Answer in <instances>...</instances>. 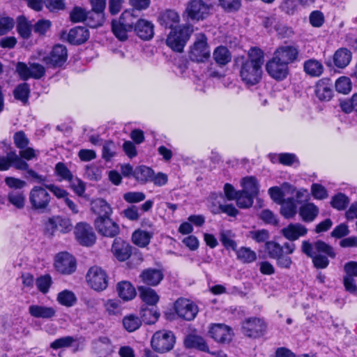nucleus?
<instances>
[{"label": "nucleus", "instance_id": "f257e3e1", "mask_svg": "<svg viewBox=\"0 0 357 357\" xmlns=\"http://www.w3.org/2000/svg\"><path fill=\"white\" fill-rule=\"evenodd\" d=\"M262 50L252 47L248 52V59L241 64L240 76L242 81L248 86L259 83L261 78V66L264 61Z\"/></svg>", "mask_w": 357, "mask_h": 357}, {"label": "nucleus", "instance_id": "f03ea898", "mask_svg": "<svg viewBox=\"0 0 357 357\" xmlns=\"http://www.w3.org/2000/svg\"><path fill=\"white\" fill-rule=\"evenodd\" d=\"M301 250L312 258L314 267L320 269L326 268L329 264L328 258L333 259L336 255L333 248L321 240L314 243L308 241H303Z\"/></svg>", "mask_w": 357, "mask_h": 357}, {"label": "nucleus", "instance_id": "7ed1b4c3", "mask_svg": "<svg viewBox=\"0 0 357 357\" xmlns=\"http://www.w3.org/2000/svg\"><path fill=\"white\" fill-rule=\"evenodd\" d=\"M192 29L189 25L178 26L167 36L166 43L174 51L181 52L190 38Z\"/></svg>", "mask_w": 357, "mask_h": 357}, {"label": "nucleus", "instance_id": "20e7f679", "mask_svg": "<svg viewBox=\"0 0 357 357\" xmlns=\"http://www.w3.org/2000/svg\"><path fill=\"white\" fill-rule=\"evenodd\" d=\"M29 200L32 209L42 213L47 211L51 196L45 188L34 186L29 192Z\"/></svg>", "mask_w": 357, "mask_h": 357}, {"label": "nucleus", "instance_id": "39448f33", "mask_svg": "<svg viewBox=\"0 0 357 357\" xmlns=\"http://www.w3.org/2000/svg\"><path fill=\"white\" fill-rule=\"evenodd\" d=\"M211 55L207 38L205 35L200 33L196 36V40L190 47L188 56L190 59L195 62H204L208 59Z\"/></svg>", "mask_w": 357, "mask_h": 357}, {"label": "nucleus", "instance_id": "423d86ee", "mask_svg": "<svg viewBox=\"0 0 357 357\" xmlns=\"http://www.w3.org/2000/svg\"><path fill=\"white\" fill-rule=\"evenodd\" d=\"M11 166L19 170L26 168L27 162L21 159L15 151H8L5 146H0V171L8 170Z\"/></svg>", "mask_w": 357, "mask_h": 357}, {"label": "nucleus", "instance_id": "0eeeda50", "mask_svg": "<svg viewBox=\"0 0 357 357\" xmlns=\"http://www.w3.org/2000/svg\"><path fill=\"white\" fill-rule=\"evenodd\" d=\"M86 280L89 287L97 291H102L108 286L107 273L98 266H93L89 269Z\"/></svg>", "mask_w": 357, "mask_h": 357}, {"label": "nucleus", "instance_id": "6e6552de", "mask_svg": "<svg viewBox=\"0 0 357 357\" xmlns=\"http://www.w3.org/2000/svg\"><path fill=\"white\" fill-rule=\"evenodd\" d=\"M175 342V337L172 332L159 331L154 333L151 339L152 348L159 352L165 353L170 351Z\"/></svg>", "mask_w": 357, "mask_h": 357}, {"label": "nucleus", "instance_id": "1a4fd4ad", "mask_svg": "<svg viewBox=\"0 0 357 357\" xmlns=\"http://www.w3.org/2000/svg\"><path fill=\"white\" fill-rule=\"evenodd\" d=\"M110 217H97L94 220V227L102 236L113 238L119 234L120 229L119 225Z\"/></svg>", "mask_w": 357, "mask_h": 357}, {"label": "nucleus", "instance_id": "9d476101", "mask_svg": "<svg viewBox=\"0 0 357 357\" xmlns=\"http://www.w3.org/2000/svg\"><path fill=\"white\" fill-rule=\"evenodd\" d=\"M73 225L70 219L59 215L49 218L45 224L46 233L50 236L54 235L56 231L66 234L70 231Z\"/></svg>", "mask_w": 357, "mask_h": 357}, {"label": "nucleus", "instance_id": "9b49d317", "mask_svg": "<svg viewBox=\"0 0 357 357\" xmlns=\"http://www.w3.org/2000/svg\"><path fill=\"white\" fill-rule=\"evenodd\" d=\"M210 10V6L202 0L190 1L185 8L188 17L192 20H202L206 18Z\"/></svg>", "mask_w": 357, "mask_h": 357}, {"label": "nucleus", "instance_id": "f8f14e48", "mask_svg": "<svg viewBox=\"0 0 357 357\" xmlns=\"http://www.w3.org/2000/svg\"><path fill=\"white\" fill-rule=\"evenodd\" d=\"M67 57L66 47L62 45H56L53 47L48 55L43 56L41 59L46 65L56 68L63 65Z\"/></svg>", "mask_w": 357, "mask_h": 357}, {"label": "nucleus", "instance_id": "ddd939ff", "mask_svg": "<svg viewBox=\"0 0 357 357\" xmlns=\"http://www.w3.org/2000/svg\"><path fill=\"white\" fill-rule=\"evenodd\" d=\"M54 267L62 274H71L76 269V260L68 252H59L55 256Z\"/></svg>", "mask_w": 357, "mask_h": 357}, {"label": "nucleus", "instance_id": "4468645a", "mask_svg": "<svg viewBox=\"0 0 357 357\" xmlns=\"http://www.w3.org/2000/svg\"><path fill=\"white\" fill-rule=\"evenodd\" d=\"M28 66L24 63H18L17 66V70L24 80H26L30 77L34 79H40L45 75V67L37 63H29Z\"/></svg>", "mask_w": 357, "mask_h": 357}, {"label": "nucleus", "instance_id": "2eb2a0df", "mask_svg": "<svg viewBox=\"0 0 357 357\" xmlns=\"http://www.w3.org/2000/svg\"><path fill=\"white\" fill-rule=\"evenodd\" d=\"M266 326L264 320L259 318L246 319L242 324L243 333L248 337L257 338L264 335Z\"/></svg>", "mask_w": 357, "mask_h": 357}, {"label": "nucleus", "instance_id": "dca6fc26", "mask_svg": "<svg viewBox=\"0 0 357 357\" xmlns=\"http://www.w3.org/2000/svg\"><path fill=\"white\" fill-rule=\"evenodd\" d=\"M175 310L179 317L187 321L192 320L198 312L197 306L185 298H179L176 301Z\"/></svg>", "mask_w": 357, "mask_h": 357}, {"label": "nucleus", "instance_id": "f3484780", "mask_svg": "<svg viewBox=\"0 0 357 357\" xmlns=\"http://www.w3.org/2000/svg\"><path fill=\"white\" fill-rule=\"evenodd\" d=\"M266 71L268 75L277 80L285 79L289 73V66L279 61L273 55V58L266 65Z\"/></svg>", "mask_w": 357, "mask_h": 357}, {"label": "nucleus", "instance_id": "a211bd4d", "mask_svg": "<svg viewBox=\"0 0 357 357\" xmlns=\"http://www.w3.org/2000/svg\"><path fill=\"white\" fill-rule=\"evenodd\" d=\"M209 335L215 341L220 343H229L232 338V330L223 324H213L208 331Z\"/></svg>", "mask_w": 357, "mask_h": 357}, {"label": "nucleus", "instance_id": "6ab92c4d", "mask_svg": "<svg viewBox=\"0 0 357 357\" xmlns=\"http://www.w3.org/2000/svg\"><path fill=\"white\" fill-rule=\"evenodd\" d=\"M75 234L80 244L86 246L93 245L96 239L92 227L86 223H79L75 229Z\"/></svg>", "mask_w": 357, "mask_h": 357}, {"label": "nucleus", "instance_id": "aec40b11", "mask_svg": "<svg viewBox=\"0 0 357 357\" xmlns=\"http://www.w3.org/2000/svg\"><path fill=\"white\" fill-rule=\"evenodd\" d=\"M299 51L293 45H283L276 49L273 55L287 66L298 60Z\"/></svg>", "mask_w": 357, "mask_h": 357}, {"label": "nucleus", "instance_id": "412c9836", "mask_svg": "<svg viewBox=\"0 0 357 357\" xmlns=\"http://www.w3.org/2000/svg\"><path fill=\"white\" fill-rule=\"evenodd\" d=\"M295 248V244L293 243H285L283 245L275 241H267L266 243V250L268 256L275 259L283 253L292 254Z\"/></svg>", "mask_w": 357, "mask_h": 357}, {"label": "nucleus", "instance_id": "4be33fe9", "mask_svg": "<svg viewBox=\"0 0 357 357\" xmlns=\"http://www.w3.org/2000/svg\"><path fill=\"white\" fill-rule=\"evenodd\" d=\"M314 93L320 101H329L333 96V84L331 80L319 79L315 84Z\"/></svg>", "mask_w": 357, "mask_h": 357}, {"label": "nucleus", "instance_id": "5701e85b", "mask_svg": "<svg viewBox=\"0 0 357 357\" xmlns=\"http://www.w3.org/2000/svg\"><path fill=\"white\" fill-rule=\"evenodd\" d=\"M158 21L162 26L172 31L179 26L180 16L174 10L169 9L160 13Z\"/></svg>", "mask_w": 357, "mask_h": 357}, {"label": "nucleus", "instance_id": "b1692460", "mask_svg": "<svg viewBox=\"0 0 357 357\" xmlns=\"http://www.w3.org/2000/svg\"><path fill=\"white\" fill-rule=\"evenodd\" d=\"M112 252L119 261H123L130 257L132 248L122 239L115 238L112 246Z\"/></svg>", "mask_w": 357, "mask_h": 357}, {"label": "nucleus", "instance_id": "393cba45", "mask_svg": "<svg viewBox=\"0 0 357 357\" xmlns=\"http://www.w3.org/2000/svg\"><path fill=\"white\" fill-rule=\"evenodd\" d=\"M307 232V228L300 223H291L281 230L282 235L289 241H296L299 237L305 236Z\"/></svg>", "mask_w": 357, "mask_h": 357}, {"label": "nucleus", "instance_id": "a878e982", "mask_svg": "<svg viewBox=\"0 0 357 357\" xmlns=\"http://www.w3.org/2000/svg\"><path fill=\"white\" fill-rule=\"evenodd\" d=\"M29 313L34 318L49 319L55 316L56 310L45 305H31L29 307Z\"/></svg>", "mask_w": 357, "mask_h": 357}, {"label": "nucleus", "instance_id": "bb28decb", "mask_svg": "<svg viewBox=\"0 0 357 357\" xmlns=\"http://www.w3.org/2000/svg\"><path fill=\"white\" fill-rule=\"evenodd\" d=\"M163 277L162 272L156 268L145 269L139 275L142 281L149 286L158 285L162 281Z\"/></svg>", "mask_w": 357, "mask_h": 357}, {"label": "nucleus", "instance_id": "cd10ccee", "mask_svg": "<svg viewBox=\"0 0 357 357\" xmlns=\"http://www.w3.org/2000/svg\"><path fill=\"white\" fill-rule=\"evenodd\" d=\"M89 38V31L84 26H76L70 30L68 40L70 43L77 45L86 42Z\"/></svg>", "mask_w": 357, "mask_h": 357}, {"label": "nucleus", "instance_id": "c85d7f7f", "mask_svg": "<svg viewBox=\"0 0 357 357\" xmlns=\"http://www.w3.org/2000/svg\"><path fill=\"white\" fill-rule=\"evenodd\" d=\"M153 24L145 20H139L135 26L136 34L142 40H149L154 34Z\"/></svg>", "mask_w": 357, "mask_h": 357}, {"label": "nucleus", "instance_id": "c756f323", "mask_svg": "<svg viewBox=\"0 0 357 357\" xmlns=\"http://www.w3.org/2000/svg\"><path fill=\"white\" fill-rule=\"evenodd\" d=\"M116 292L124 301L132 300L136 296V290L128 281H121L116 284Z\"/></svg>", "mask_w": 357, "mask_h": 357}, {"label": "nucleus", "instance_id": "7c9ffc66", "mask_svg": "<svg viewBox=\"0 0 357 357\" xmlns=\"http://www.w3.org/2000/svg\"><path fill=\"white\" fill-rule=\"evenodd\" d=\"M352 54L347 48H340L333 54L334 65L339 68H346L351 62Z\"/></svg>", "mask_w": 357, "mask_h": 357}, {"label": "nucleus", "instance_id": "2f4dec72", "mask_svg": "<svg viewBox=\"0 0 357 357\" xmlns=\"http://www.w3.org/2000/svg\"><path fill=\"white\" fill-rule=\"evenodd\" d=\"M154 231L153 230L148 231L139 229L132 233V240L136 245L144 248L150 243Z\"/></svg>", "mask_w": 357, "mask_h": 357}, {"label": "nucleus", "instance_id": "473e14b6", "mask_svg": "<svg viewBox=\"0 0 357 357\" xmlns=\"http://www.w3.org/2000/svg\"><path fill=\"white\" fill-rule=\"evenodd\" d=\"M91 211L97 217L102 218L111 216L113 213L109 204L102 199H97L91 202Z\"/></svg>", "mask_w": 357, "mask_h": 357}, {"label": "nucleus", "instance_id": "72a5a7b5", "mask_svg": "<svg viewBox=\"0 0 357 357\" xmlns=\"http://www.w3.org/2000/svg\"><path fill=\"white\" fill-rule=\"evenodd\" d=\"M187 348L196 349L202 351H208V347L204 339L199 335H189L184 341Z\"/></svg>", "mask_w": 357, "mask_h": 357}, {"label": "nucleus", "instance_id": "f704fd0d", "mask_svg": "<svg viewBox=\"0 0 357 357\" xmlns=\"http://www.w3.org/2000/svg\"><path fill=\"white\" fill-rule=\"evenodd\" d=\"M303 68L306 74L314 77H319L324 72L322 63L314 59L305 61L303 64Z\"/></svg>", "mask_w": 357, "mask_h": 357}, {"label": "nucleus", "instance_id": "c9c22d12", "mask_svg": "<svg viewBox=\"0 0 357 357\" xmlns=\"http://www.w3.org/2000/svg\"><path fill=\"white\" fill-rule=\"evenodd\" d=\"M299 214L305 222H312L319 214V208L314 204L307 203L301 207Z\"/></svg>", "mask_w": 357, "mask_h": 357}, {"label": "nucleus", "instance_id": "e433bc0d", "mask_svg": "<svg viewBox=\"0 0 357 357\" xmlns=\"http://www.w3.org/2000/svg\"><path fill=\"white\" fill-rule=\"evenodd\" d=\"M138 289L140 298L148 305H155L159 301V296L153 289L147 287H139Z\"/></svg>", "mask_w": 357, "mask_h": 357}, {"label": "nucleus", "instance_id": "4c0bfd02", "mask_svg": "<svg viewBox=\"0 0 357 357\" xmlns=\"http://www.w3.org/2000/svg\"><path fill=\"white\" fill-rule=\"evenodd\" d=\"M105 21L104 13L91 10L86 13V24L91 28H97L103 24Z\"/></svg>", "mask_w": 357, "mask_h": 357}, {"label": "nucleus", "instance_id": "58836bf2", "mask_svg": "<svg viewBox=\"0 0 357 357\" xmlns=\"http://www.w3.org/2000/svg\"><path fill=\"white\" fill-rule=\"evenodd\" d=\"M213 59L219 66H225L230 62L231 56L227 47L219 46L213 52Z\"/></svg>", "mask_w": 357, "mask_h": 357}, {"label": "nucleus", "instance_id": "ea45409f", "mask_svg": "<svg viewBox=\"0 0 357 357\" xmlns=\"http://www.w3.org/2000/svg\"><path fill=\"white\" fill-rule=\"evenodd\" d=\"M96 349L98 357H107L114 352L113 345L107 337H101L96 343Z\"/></svg>", "mask_w": 357, "mask_h": 357}, {"label": "nucleus", "instance_id": "a19ab883", "mask_svg": "<svg viewBox=\"0 0 357 357\" xmlns=\"http://www.w3.org/2000/svg\"><path fill=\"white\" fill-rule=\"evenodd\" d=\"M235 251L237 259L244 264L252 263L257 259L256 252L250 248L241 247L238 250L236 249Z\"/></svg>", "mask_w": 357, "mask_h": 357}, {"label": "nucleus", "instance_id": "79ce46f5", "mask_svg": "<svg viewBox=\"0 0 357 357\" xmlns=\"http://www.w3.org/2000/svg\"><path fill=\"white\" fill-rule=\"evenodd\" d=\"M280 204V213L284 218H292L296 213V204L294 198L284 199Z\"/></svg>", "mask_w": 357, "mask_h": 357}, {"label": "nucleus", "instance_id": "37998d69", "mask_svg": "<svg viewBox=\"0 0 357 357\" xmlns=\"http://www.w3.org/2000/svg\"><path fill=\"white\" fill-rule=\"evenodd\" d=\"M136 10L132 9V10H126L124 11L118 19L121 21V24H123L127 29L132 31L134 27V24L135 25L137 22V15L135 14Z\"/></svg>", "mask_w": 357, "mask_h": 357}, {"label": "nucleus", "instance_id": "c03bdc74", "mask_svg": "<svg viewBox=\"0 0 357 357\" xmlns=\"http://www.w3.org/2000/svg\"><path fill=\"white\" fill-rule=\"evenodd\" d=\"M153 170L146 166H140L137 167L133 172L135 178L141 182H150L153 174Z\"/></svg>", "mask_w": 357, "mask_h": 357}, {"label": "nucleus", "instance_id": "a18cd8bd", "mask_svg": "<svg viewBox=\"0 0 357 357\" xmlns=\"http://www.w3.org/2000/svg\"><path fill=\"white\" fill-rule=\"evenodd\" d=\"M234 238V234L231 230L222 229L220 231V241L226 249L236 250L237 245Z\"/></svg>", "mask_w": 357, "mask_h": 357}, {"label": "nucleus", "instance_id": "49530a36", "mask_svg": "<svg viewBox=\"0 0 357 357\" xmlns=\"http://www.w3.org/2000/svg\"><path fill=\"white\" fill-rule=\"evenodd\" d=\"M112 30L114 36L121 41H124L128 38V33L131 31L127 29L123 24H121V21L114 20L112 22Z\"/></svg>", "mask_w": 357, "mask_h": 357}, {"label": "nucleus", "instance_id": "de8ad7c7", "mask_svg": "<svg viewBox=\"0 0 357 357\" xmlns=\"http://www.w3.org/2000/svg\"><path fill=\"white\" fill-rule=\"evenodd\" d=\"M243 190L245 192L256 197L259 192V185L255 177H245L242 181Z\"/></svg>", "mask_w": 357, "mask_h": 357}, {"label": "nucleus", "instance_id": "09e8293b", "mask_svg": "<svg viewBox=\"0 0 357 357\" xmlns=\"http://www.w3.org/2000/svg\"><path fill=\"white\" fill-rule=\"evenodd\" d=\"M123 325L127 331L131 333L135 331L140 327L142 321L137 316L129 314L123 318Z\"/></svg>", "mask_w": 357, "mask_h": 357}, {"label": "nucleus", "instance_id": "8fccbe9b", "mask_svg": "<svg viewBox=\"0 0 357 357\" xmlns=\"http://www.w3.org/2000/svg\"><path fill=\"white\" fill-rule=\"evenodd\" d=\"M105 308L109 315L117 316L121 314L123 307L121 301L117 298L109 299L105 303Z\"/></svg>", "mask_w": 357, "mask_h": 357}, {"label": "nucleus", "instance_id": "3c124183", "mask_svg": "<svg viewBox=\"0 0 357 357\" xmlns=\"http://www.w3.org/2000/svg\"><path fill=\"white\" fill-rule=\"evenodd\" d=\"M349 203V197L341 192L335 195L331 201V206L338 211L344 210L347 207Z\"/></svg>", "mask_w": 357, "mask_h": 357}, {"label": "nucleus", "instance_id": "603ef678", "mask_svg": "<svg viewBox=\"0 0 357 357\" xmlns=\"http://www.w3.org/2000/svg\"><path fill=\"white\" fill-rule=\"evenodd\" d=\"M9 203L17 208H22L24 206L25 196L22 191H11L8 195Z\"/></svg>", "mask_w": 357, "mask_h": 357}, {"label": "nucleus", "instance_id": "864d4df0", "mask_svg": "<svg viewBox=\"0 0 357 357\" xmlns=\"http://www.w3.org/2000/svg\"><path fill=\"white\" fill-rule=\"evenodd\" d=\"M57 301L62 305L71 307L75 303L76 297L72 291L64 290L58 294Z\"/></svg>", "mask_w": 357, "mask_h": 357}, {"label": "nucleus", "instance_id": "5fc2aeb1", "mask_svg": "<svg viewBox=\"0 0 357 357\" xmlns=\"http://www.w3.org/2000/svg\"><path fill=\"white\" fill-rule=\"evenodd\" d=\"M102 169L96 165L86 166L84 174L91 181H98L101 179Z\"/></svg>", "mask_w": 357, "mask_h": 357}, {"label": "nucleus", "instance_id": "6e6d98bb", "mask_svg": "<svg viewBox=\"0 0 357 357\" xmlns=\"http://www.w3.org/2000/svg\"><path fill=\"white\" fill-rule=\"evenodd\" d=\"M19 170H24L26 171V176L25 177L27 179L31 180V181L40 183L43 185H45L46 182L47 181V177L45 175L39 174L36 171H34L32 169L29 168V165L27 163L26 168L24 169H20Z\"/></svg>", "mask_w": 357, "mask_h": 357}, {"label": "nucleus", "instance_id": "4d7b16f0", "mask_svg": "<svg viewBox=\"0 0 357 357\" xmlns=\"http://www.w3.org/2000/svg\"><path fill=\"white\" fill-rule=\"evenodd\" d=\"M30 93L29 86L26 83L19 84L14 91V96L16 99L26 102L28 100L29 95Z\"/></svg>", "mask_w": 357, "mask_h": 357}, {"label": "nucleus", "instance_id": "13d9d810", "mask_svg": "<svg viewBox=\"0 0 357 357\" xmlns=\"http://www.w3.org/2000/svg\"><path fill=\"white\" fill-rule=\"evenodd\" d=\"M17 29L19 34L23 38H28L31 35V26L27 22L26 19L20 16L17 19Z\"/></svg>", "mask_w": 357, "mask_h": 357}, {"label": "nucleus", "instance_id": "bf43d9fd", "mask_svg": "<svg viewBox=\"0 0 357 357\" xmlns=\"http://www.w3.org/2000/svg\"><path fill=\"white\" fill-rule=\"evenodd\" d=\"M254 196L243 191H239L236 199V204L239 208H247L253 204Z\"/></svg>", "mask_w": 357, "mask_h": 357}, {"label": "nucleus", "instance_id": "052dcab7", "mask_svg": "<svg viewBox=\"0 0 357 357\" xmlns=\"http://www.w3.org/2000/svg\"><path fill=\"white\" fill-rule=\"evenodd\" d=\"M335 89L337 92L347 94L351 91V82L347 77H340L335 82Z\"/></svg>", "mask_w": 357, "mask_h": 357}, {"label": "nucleus", "instance_id": "680f3d73", "mask_svg": "<svg viewBox=\"0 0 357 357\" xmlns=\"http://www.w3.org/2000/svg\"><path fill=\"white\" fill-rule=\"evenodd\" d=\"M54 171L56 175L60 177V181L65 180L69 181L73 177L72 172L63 162H58L55 166Z\"/></svg>", "mask_w": 357, "mask_h": 357}, {"label": "nucleus", "instance_id": "e2e57ef3", "mask_svg": "<svg viewBox=\"0 0 357 357\" xmlns=\"http://www.w3.org/2000/svg\"><path fill=\"white\" fill-rule=\"evenodd\" d=\"M75 341L76 339L72 336H65L53 341L50 344V347L54 349L66 348L70 347Z\"/></svg>", "mask_w": 357, "mask_h": 357}, {"label": "nucleus", "instance_id": "0e129e2a", "mask_svg": "<svg viewBox=\"0 0 357 357\" xmlns=\"http://www.w3.org/2000/svg\"><path fill=\"white\" fill-rule=\"evenodd\" d=\"M248 237L253 239L257 243H264L269 238V232L268 230L262 229L259 230L250 231L248 235Z\"/></svg>", "mask_w": 357, "mask_h": 357}, {"label": "nucleus", "instance_id": "69168bd1", "mask_svg": "<svg viewBox=\"0 0 357 357\" xmlns=\"http://www.w3.org/2000/svg\"><path fill=\"white\" fill-rule=\"evenodd\" d=\"M52 284V278L50 275H45L39 277L36 282L37 288L40 291L46 294Z\"/></svg>", "mask_w": 357, "mask_h": 357}, {"label": "nucleus", "instance_id": "338daca9", "mask_svg": "<svg viewBox=\"0 0 357 357\" xmlns=\"http://www.w3.org/2000/svg\"><path fill=\"white\" fill-rule=\"evenodd\" d=\"M124 200L130 204L139 203L146 199V195L142 192H128L123 195Z\"/></svg>", "mask_w": 357, "mask_h": 357}, {"label": "nucleus", "instance_id": "774afa93", "mask_svg": "<svg viewBox=\"0 0 357 357\" xmlns=\"http://www.w3.org/2000/svg\"><path fill=\"white\" fill-rule=\"evenodd\" d=\"M68 182H70V188L77 196H84L86 186L85 183L81 179L73 177L72 180Z\"/></svg>", "mask_w": 357, "mask_h": 357}]
</instances>
